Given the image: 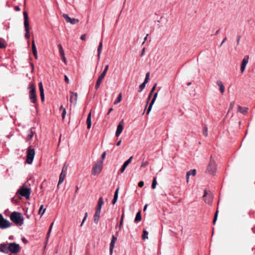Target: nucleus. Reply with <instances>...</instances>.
I'll return each mask as SVG.
<instances>
[{
    "mask_svg": "<svg viewBox=\"0 0 255 255\" xmlns=\"http://www.w3.org/2000/svg\"><path fill=\"white\" fill-rule=\"evenodd\" d=\"M196 171L195 169L190 170L187 172L186 176H190L191 175L195 176L196 175Z\"/></svg>",
    "mask_w": 255,
    "mask_h": 255,
    "instance_id": "nucleus-33",
    "label": "nucleus"
},
{
    "mask_svg": "<svg viewBox=\"0 0 255 255\" xmlns=\"http://www.w3.org/2000/svg\"><path fill=\"white\" fill-rule=\"evenodd\" d=\"M248 109L247 108H246V107L243 108L240 106H238V112H239L242 114H246L248 112Z\"/></svg>",
    "mask_w": 255,
    "mask_h": 255,
    "instance_id": "nucleus-30",
    "label": "nucleus"
},
{
    "mask_svg": "<svg viewBox=\"0 0 255 255\" xmlns=\"http://www.w3.org/2000/svg\"><path fill=\"white\" fill-rule=\"evenodd\" d=\"M9 252L13 254H16L20 250L19 245L15 243H11L8 245Z\"/></svg>",
    "mask_w": 255,
    "mask_h": 255,
    "instance_id": "nucleus-10",
    "label": "nucleus"
},
{
    "mask_svg": "<svg viewBox=\"0 0 255 255\" xmlns=\"http://www.w3.org/2000/svg\"><path fill=\"white\" fill-rule=\"evenodd\" d=\"M5 47V45L4 43V41L3 39L0 38V48H4Z\"/></svg>",
    "mask_w": 255,
    "mask_h": 255,
    "instance_id": "nucleus-35",
    "label": "nucleus"
},
{
    "mask_svg": "<svg viewBox=\"0 0 255 255\" xmlns=\"http://www.w3.org/2000/svg\"><path fill=\"white\" fill-rule=\"evenodd\" d=\"M148 80H149V78L145 77V78L144 79V82L143 83H144V84H146L148 82Z\"/></svg>",
    "mask_w": 255,
    "mask_h": 255,
    "instance_id": "nucleus-58",
    "label": "nucleus"
},
{
    "mask_svg": "<svg viewBox=\"0 0 255 255\" xmlns=\"http://www.w3.org/2000/svg\"><path fill=\"white\" fill-rule=\"evenodd\" d=\"M66 109H63V110L62 111V119H64L66 116Z\"/></svg>",
    "mask_w": 255,
    "mask_h": 255,
    "instance_id": "nucleus-48",
    "label": "nucleus"
},
{
    "mask_svg": "<svg viewBox=\"0 0 255 255\" xmlns=\"http://www.w3.org/2000/svg\"><path fill=\"white\" fill-rule=\"evenodd\" d=\"M119 189H120V187H118L115 192V194H114V198L112 200V204H115L117 201V199H118V194H119Z\"/></svg>",
    "mask_w": 255,
    "mask_h": 255,
    "instance_id": "nucleus-27",
    "label": "nucleus"
},
{
    "mask_svg": "<svg viewBox=\"0 0 255 255\" xmlns=\"http://www.w3.org/2000/svg\"><path fill=\"white\" fill-rule=\"evenodd\" d=\"M104 204V201L103 197H101L99 198L97 208H96V211L101 212L102 206L103 204Z\"/></svg>",
    "mask_w": 255,
    "mask_h": 255,
    "instance_id": "nucleus-21",
    "label": "nucleus"
},
{
    "mask_svg": "<svg viewBox=\"0 0 255 255\" xmlns=\"http://www.w3.org/2000/svg\"><path fill=\"white\" fill-rule=\"evenodd\" d=\"M157 185V182H156V177H154L153 179L152 183V189H155L156 188Z\"/></svg>",
    "mask_w": 255,
    "mask_h": 255,
    "instance_id": "nucleus-36",
    "label": "nucleus"
},
{
    "mask_svg": "<svg viewBox=\"0 0 255 255\" xmlns=\"http://www.w3.org/2000/svg\"><path fill=\"white\" fill-rule=\"evenodd\" d=\"M151 96H148V98L147 99V101H146V106H147L150 100V98H151Z\"/></svg>",
    "mask_w": 255,
    "mask_h": 255,
    "instance_id": "nucleus-55",
    "label": "nucleus"
},
{
    "mask_svg": "<svg viewBox=\"0 0 255 255\" xmlns=\"http://www.w3.org/2000/svg\"><path fill=\"white\" fill-rule=\"evenodd\" d=\"M102 162H98L96 163L93 167L92 171V174L94 175H99L102 171Z\"/></svg>",
    "mask_w": 255,
    "mask_h": 255,
    "instance_id": "nucleus-7",
    "label": "nucleus"
},
{
    "mask_svg": "<svg viewBox=\"0 0 255 255\" xmlns=\"http://www.w3.org/2000/svg\"><path fill=\"white\" fill-rule=\"evenodd\" d=\"M145 85L146 84H144V83H142L140 85L139 87V89H140V90H139L140 92H141L144 89V88L145 87Z\"/></svg>",
    "mask_w": 255,
    "mask_h": 255,
    "instance_id": "nucleus-44",
    "label": "nucleus"
},
{
    "mask_svg": "<svg viewBox=\"0 0 255 255\" xmlns=\"http://www.w3.org/2000/svg\"><path fill=\"white\" fill-rule=\"evenodd\" d=\"M87 217H88V213L86 212V213H85V216H84V218H83V219L82 222H85V221H86V219H87Z\"/></svg>",
    "mask_w": 255,
    "mask_h": 255,
    "instance_id": "nucleus-53",
    "label": "nucleus"
},
{
    "mask_svg": "<svg viewBox=\"0 0 255 255\" xmlns=\"http://www.w3.org/2000/svg\"><path fill=\"white\" fill-rule=\"evenodd\" d=\"M123 125H124V121L123 120H122L119 124L118 125L117 131L116 132V135L117 136H119L121 133H122L123 130Z\"/></svg>",
    "mask_w": 255,
    "mask_h": 255,
    "instance_id": "nucleus-14",
    "label": "nucleus"
},
{
    "mask_svg": "<svg viewBox=\"0 0 255 255\" xmlns=\"http://www.w3.org/2000/svg\"><path fill=\"white\" fill-rule=\"evenodd\" d=\"M40 95L41 97V101L43 102L44 101V91L40 92Z\"/></svg>",
    "mask_w": 255,
    "mask_h": 255,
    "instance_id": "nucleus-46",
    "label": "nucleus"
},
{
    "mask_svg": "<svg viewBox=\"0 0 255 255\" xmlns=\"http://www.w3.org/2000/svg\"><path fill=\"white\" fill-rule=\"evenodd\" d=\"M216 170V164L215 161L212 159V157L211 156L210 161L209 163L207 170L209 173L213 175L215 173Z\"/></svg>",
    "mask_w": 255,
    "mask_h": 255,
    "instance_id": "nucleus-9",
    "label": "nucleus"
},
{
    "mask_svg": "<svg viewBox=\"0 0 255 255\" xmlns=\"http://www.w3.org/2000/svg\"><path fill=\"white\" fill-rule=\"evenodd\" d=\"M10 220L17 226H21L23 224L24 218L21 213L13 212L10 215Z\"/></svg>",
    "mask_w": 255,
    "mask_h": 255,
    "instance_id": "nucleus-1",
    "label": "nucleus"
},
{
    "mask_svg": "<svg viewBox=\"0 0 255 255\" xmlns=\"http://www.w3.org/2000/svg\"><path fill=\"white\" fill-rule=\"evenodd\" d=\"M124 213L123 212V213L122 215L120 223V224H119V230L121 229V228H122V227L123 226V221H124Z\"/></svg>",
    "mask_w": 255,
    "mask_h": 255,
    "instance_id": "nucleus-37",
    "label": "nucleus"
},
{
    "mask_svg": "<svg viewBox=\"0 0 255 255\" xmlns=\"http://www.w3.org/2000/svg\"><path fill=\"white\" fill-rule=\"evenodd\" d=\"M59 54L61 57L65 55L64 51L61 44L58 45Z\"/></svg>",
    "mask_w": 255,
    "mask_h": 255,
    "instance_id": "nucleus-31",
    "label": "nucleus"
},
{
    "mask_svg": "<svg viewBox=\"0 0 255 255\" xmlns=\"http://www.w3.org/2000/svg\"><path fill=\"white\" fill-rule=\"evenodd\" d=\"M234 106H235V102H232L230 103V107H229V110H228V113L231 111L232 110L234 107Z\"/></svg>",
    "mask_w": 255,
    "mask_h": 255,
    "instance_id": "nucleus-42",
    "label": "nucleus"
},
{
    "mask_svg": "<svg viewBox=\"0 0 255 255\" xmlns=\"http://www.w3.org/2000/svg\"><path fill=\"white\" fill-rule=\"evenodd\" d=\"M22 241L24 243H27V240L25 238H23L22 239Z\"/></svg>",
    "mask_w": 255,
    "mask_h": 255,
    "instance_id": "nucleus-61",
    "label": "nucleus"
},
{
    "mask_svg": "<svg viewBox=\"0 0 255 255\" xmlns=\"http://www.w3.org/2000/svg\"><path fill=\"white\" fill-rule=\"evenodd\" d=\"M32 53L36 59H37L38 55H37V52L36 47L34 43V41L33 40L32 41Z\"/></svg>",
    "mask_w": 255,
    "mask_h": 255,
    "instance_id": "nucleus-25",
    "label": "nucleus"
},
{
    "mask_svg": "<svg viewBox=\"0 0 255 255\" xmlns=\"http://www.w3.org/2000/svg\"><path fill=\"white\" fill-rule=\"evenodd\" d=\"M100 214L101 212L96 211L95 215H94V222L96 224H97L99 222V218L100 217Z\"/></svg>",
    "mask_w": 255,
    "mask_h": 255,
    "instance_id": "nucleus-29",
    "label": "nucleus"
},
{
    "mask_svg": "<svg viewBox=\"0 0 255 255\" xmlns=\"http://www.w3.org/2000/svg\"><path fill=\"white\" fill-rule=\"evenodd\" d=\"M108 68H109V65H107L105 66L104 70L103 71V72L100 75V76L98 77V80L96 82V85H95V89L96 90H97L99 88L103 79L104 78L105 75H106V73L107 72Z\"/></svg>",
    "mask_w": 255,
    "mask_h": 255,
    "instance_id": "nucleus-6",
    "label": "nucleus"
},
{
    "mask_svg": "<svg viewBox=\"0 0 255 255\" xmlns=\"http://www.w3.org/2000/svg\"><path fill=\"white\" fill-rule=\"evenodd\" d=\"M28 89L29 90L28 95L30 102L33 104L36 103L37 102V96L35 85L31 83L29 85Z\"/></svg>",
    "mask_w": 255,
    "mask_h": 255,
    "instance_id": "nucleus-2",
    "label": "nucleus"
},
{
    "mask_svg": "<svg viewBox=\"0 0 255 255\" xmlns=\"http://www.w3.org/2000/svg\"><path fill=\"white\" fill-rule=\"evenodd\" d=\"M249 56H247L244 58L242 60L241 67V71L242 73H243L245 70L246 66L248 63Z\"/></svg>",
    "mask_w": 255,
    "mask_h": 255,
    "instance_id": "nucleus-13",
    "label": "nucleus"
},
{
    "mask_svg": "<svg viewBox=\"0 0 255 255\" xmlns=\"http://www.w3.org/2000/svg\"><path fill=\"white\" fill-rule=\"evenodd\" d=\"M148 163L149 162L147 161H142L140 167H143L144 166H146L148 164Z\"/></svg>",
    "mask_w": 255,
    "mask_h": 255,
    "instance_id": "nucleus-45",
    "label": "nucleus"
},
{
    "mask_svg": "<svg viewBox=\"0 0 255 255\" xmlns=\"http://www.w3.org/2000/svg\"><path fill=\"white\" fill-rule=\"evenodd\" d=\"M86 34H84L81 35L80 39L82 40H85L86 39Z\"/></svg>",
    "mask_w": 255,
    "mask_h": 255,
    "instance_id": "nucleus-51",
    "label": "nucleus"
},
{
    "mask_svg": "<svg viewBox=\"0 0 255 255\" xmlns=\"http://www.w3.org/2000/svg\"><path fill=\"white\" fill-rule=\"evenodd\" d=\"M156 86H157V84L155 83L154 85H153V87L152 88L148 96H150L151 97L152 96V93L154 91Z\"/></svg>",
    "mask_w": 255,
    "mask_h": 255,
    "instance_id": "nucleus-41",
    "label": "nucleus"
},
{
    "mask_svg": "<svg viewBox=\"0 0 255 255\" xmlns=\"http://www.w3.org/2000/svg\"><path fill=\"white\" fill-rule=\"evenodd\" d=\"M157 93H155L154 95H153V99H152L149 105V107H148V108L147 110V112H146V114L147 115H148L152 109V107L153 106V105L154 104L155 100H156V99L157 98Z\"/></svg>",
    "mask_w": 255,
    "mask_h": 255,
    "instance_id": "nucleus-16",
    "label": "nucleus"
},
{
    "mask_svg": "<svg viewBox=\"0 0 255 255\" xmlns=\"http://www.w3.org/2000/svg\"><path fill=\"white\" fill-rule=\"evenodd\" d=\"M64 167H65V166H63V167L62 168V172L60 175L58 183L57 185V187H58L59 185L63 182L65 177L66 176V172H64Z\"/></svg>",
    "mask_w": 255,
    "mask_h": 255,
    "instance_id": "nucleus-17",
    "label": "nucleus"
},
{
    "mask_svg": "<svg viewBox=\"0 0 255 255\" xmlns=\"http://www.w3.org/2000/svg\"><path fill=\"white\" fill-rule=\"evenodd\" d=\"M113 111V108H110L109 110V111L107 113V115H109L110 113Z\"/></svg>",
    "mask_w": 255,
    "mask_h": 255,
    "instance_id": "nucleus-62",
    "label": "nucleus"
},
{
    "mask_svg": "<svg viewBox=\"0 0 255 255\" xmlns=\"http://www.w3.org/2000/svg\"><path fill=\"white\" fill-rule=\"evenodd\" d=\"M62 16L67 23H70L72 24H75L79 21L78 19L75 18H71L67 14H63Z\"/></svg>",
    "mask_w": 255,
    "mask_h": 255,
    "instance_id": "nucleus-11",
    "label": "nucleus"
},
{
    "mask_svg": "<svg viewBox=\"0 0 255 255\" xmlns=\"http://www.w3.org/2000/svg\"><path fill=\"white\" fill-rule=\"evenodd\" d=\"M141 220V216L140 212H138L135 216V218L134 219V222H138Z\"/></svg>",
    "mask_w": 255,
    "mask_h": 255,
    "instance_id": "nucleus-32",
    "label": "nucleus"
},
{
    "mask_svg": "<svg viewBox=\"0 0 255 255\" xmlns=\"http://www.w3.org/2000/svg\"><path fill=\"white\" fill-rule=\"evenodd\" d=\"M39 88L40 92L44 91L43 85L42 82L39 83Z\"/></svg>",
    "mask_w": 255,
    "mask_h": 255,
    "instance_id": "nucleus-47",
    "label": "nucleus"
},
{
    "mask_svg": "<svg viewBox=\"0 0 255 255\" xmlns=\"http://www.w3.org/2000/svg\"><path fill=\"white\" fill-rule=\"evenodd\" d=\"M151 96H148V98L147 99V101H146V106H147L150 100V98H151Z\"/></svg>",
    "mask_w": 255,
    "mask_h": 255,
    "instance_id": "nucleus-56",
    "label": "nucleus"
},
{
    "mask_svg": "<svg viewBox=\"0 0 255 255\" xmlns=\"http://www.w3.org/2000/svg\"><path fill=\"white\" fill-rule=\"evenodd\" d=\"M53 224H54V223H52L51 224L50 226V228H49V229L48 232V233H47V237H46L47 239H48L49 238L50 234V233H51V230H52V227H53Z\"/></svg>",
    "mask_w": 255,
    "mask_h": 255,
    "instance_id": "nucleus-38",
    "label": "nucleus"
},
{
    "mask_svg": "<svg viewBox=\"0 0 255 255\" xmlns=\"http://www.w3.org/2000/svg\"><path fill=\"white\" fill-rule=\"evenodd\" d=\"M145 77H146V78H149V72H147V73L146 74Z\"/></svg>",
    "mask_w": 255,
    "mask_h": 255,
    "instance_id": "nucleus-64",
    "label": "nucleus"
},
{
    "mask_svg": "<svg viewBox=\"0 0 255 255\" xmlns=\"http://www.w3.org/2000/svg\"><path fill=\"white\" fill-rule=\"evenodd\" d=\"M102 47H103V42H102V39L101 41H100V42L99 43V46H98V49H97V52H98L97 57H98V60H99L100 59L101 54L102 50Z\"/></svg>",
    "mask_w": 255,
    "mask_h": 255,
    "instance_id": "nucleus-24",
    "label": "nucleus"
},
{
    "mask_svg": "<svg viewBox=\"0 0 255 255\" xmlns=\"http://www.w3.org/2000/svg\"><path fill=\"white\" fill-rule=\"evenodd\" d=\"M35 155V150L33 148L29 147L26 151V160L28 164H31L33 162Z\"/></svg>",
    "mask_w": 255,
    "mask_h": 255,
    "instance_id": "nucleus-5",
    "label": "nucleus"
},
{
    "mask_svg": "<svg viewBox=\"0 0 255 255\" xmlns=\"http://www.w3.org/2000/svg\"><path fill=\"white\" fill-rule=\"evenodd\" d=\"M226 40H227V37H225V38L223 39V40L222 41V43H221V44H220V47L223 45V43L226 41Z\"/></svg>",
    "mask_w": 255,
    "mask_h": 255,
    "instance_id": "nucleus-60",
    "label": "nucleus"
},
{
    "mask_svg": "<svg viewBox=\"0 0 255 255\" xmlns=\"http://www.w3.org/2000/svg\"><path fill=\"white\" fill-rule=\"evenodd\" d=\"M122 93H120L118 95V97H117L116 100L115 101V102L114 103V104L116 105L118 103H120L122 101Z\"/></svg>",
    "mask_w": 255,
    "mask_h": 255,
    "instance_id": "nucleus-34",
    "label": "nucleus"
},
{
    "mask_svg": "<svg viewBox=\"0 0 255 255\" xmlns=\"http://www.w3.org/2000/svg\"><path fill=\"white\" fill-rule=\"evenodd\" d=\"M23 14L24 17V26L25 30V37L28 39L30 37L28 15L26 11H23Z\"/></svg>",
    "mask_w": 255,
    "mask_h": 255,
    "instance_id": "nucleus-3",
    "label": "nucleus"
},
{
    "mask_svg": "<svg viewBox=\"0 0 255 255\" xmlns=\"http://www.w3.org/2000/svg\"><path fill=\"white\" fill-rule=\"evenodd\" d=\"M64 79H65V82L67 83H69V80L67 77V75H64Z\"/></svg>",
    "mask_w": 255,
    "mask_h": 255,
    "instance_id": "nucleus-52",
    "label": "nucleus"
},
{
    "mask_svg": "<svg viewBox=\"0 0 255 255\" xmlns=\"http://www.w3.org/2000/svg\"><path fill=\"white\" fill-rule=\"evenodd\" d=\"M104 204V201L103 197H101L99 198L97 208H96V211L101 212L102 206L103 204Z\"/></svg>",
    "mask_w": 255,
    "mask_h": 255,
    "instance_id": "nucleus-20",
    "label": "nucleus"
},
{
    "mask_svg": "<svg viewBox=\"0 0 255 255\" xmlns=\"http://www.w3.org/2000/svg\"><path fill=\"white\" fill-rule=\"evenodd\" d=\"M218 211L217 210L216 213H215V216H214V219H213V224H215L216 221H217V217H218Z\"/></svg>",
    "mask_w": 255,
    "mask_h": 255,
    "instance_id": "nucleus-43",
    "label": "nucleus"
},
{
    "mask_svg": "<svg viewBox=\"0 0 255 255\" xmlns=\"http://www.w3.org/2000/svg\"><path fill=\"white\" fill-rule=\"evenodd\" d=\"M62 61L64 62V63L66 65L67 64V60L66 59V57L64 56L61 57Z\"/></svg>",
    "mask_w": 255,
    "mask_h": 255,
    "instance_id": "nucleus-49",
    "label": "nucleus"
},
{
    "mask_svg": "<svg viewBox=\"0 0 255 255\" xmlns=\"http://www.w3.org/2000/svg\"><path fill=\"white\" fill-rule=\"evenodd\" d=\"M106 152H104L103 153V154H102V156H101V157H102V159H104L105 158V156H106Z\"/></svg>",
    "mask_w": 255,
    "mask_h": 255,
    "instance_id": "nucleus-57",
    "label": "nucleus"
},
{
    "mask_svg": "<svg viewBox=\"0 0 255 255\" xmlns=\"http://www.w3.org/2000/svg\"><path fill=\"white\" fill-rule=\"evenodd\" d=\"M121 142H122V140H119V141L117 143V146H119V145L121 144Z\"/></svg>",
    "mask_w": 255,
    "mask_h": 255,
    "instance_id": "nucleus-63",
    "label": "nucleus"
},
{
    "mask_svg": "<svg viewBox=\"0 0 255 255\" xmlns=\"http://www.w3.org/2000/svg\"><path fill=\"white\" fill-rule=\"evenodd\" d=\"M144 185V182L143 181H140L138 184V186L139 187H143Z\"/></svg>",
    "mask_w": 255,
    "mask_h": 255,
    "instance_id": "nucleus-50",
    "label": "nucleus"
},
{
    "mask_svg": "<svg viewBox=\"0 0 255 255\" xmlns=\"http://www.w3.org/2000/svg\"><path fill=\"white\" fill-rule=\"evenodd\" d=\"M217 85L219 86L220 91L222 94H223L225 92V87L221 80H218L216 82Z\"/></svg>",
    "mask_w": 255,
    "mask_h": 255,
    "instance_id": "nucleus-23",
    "label": "nucleus"
},
{
    "mask_svg": "<svg viewBox=\"0 0 255 255\" xmlns=\"http://www.w3.org/2000/svg\"><path fill=\"white\" fill-rule=\"evenodd\" d=\"M117 241V238L115 237L114 235L112 236V240L110 245V252L111 255L112 254L113 250L115 247V244Z\"/></svg>",
    "mask_w": 255,
    "mask_h": 255,
    "instance_id": "nucleus-15",
    "label": "nucleus"
},
{
    "mask_svg": "<svg viewBox=\"0 0 255 255\" xmlns=\"http://www.w3.org/2000/svg\"><path fill=\"white\" fill-rule=\"evenodd\" d=\"M14 9H15V10L17 11L20 10V8L18 6H15L14 7Z\"/></svg>",
    "mask_w": 255,
    "mask_h": 255,
    "instance_id": "nucleus-54",
    "label": "nucleus"
},
{
    "mask_svg": "<svg viewBox=\"0 0 255 255\" xmlns=\"http://www.w3.org/2000/svg\"><path fill=\"white\" fill-rule=\"evenodd\" d=\"M43 205H42L40 207V209L39 210V214H41V212L42 210L43 209Z\"/></svg>",
    "mask_w": 255,
    "mask_h": 255,
    "instance_id": "nucleus-59",
    "label": "nucleus"
},
{
    "mask_svg": "<svg viewBox=\"0 0 255 255\" xmlns=\"http://www.w3.org/2000/svg\"><path fill=\"white\" fill-rule=\"evenodd\" d=\"M148 233L146 230H143V235H142L143 240L148 239Z\"/></svg>",
    "mask_w": 255,
    "mask_h": 255,
    "instance_id": "nucleus-39",
    "label": "nucleus"
},
{
    "mask_svg": "<svg viewBox=\"0 0 255 255\" xmlns=\"http://www.w3.org/2000/svg\"><path fill=\"white\" fill-rule=\"evenodd\" d=\"M34 133V131H33L32 128H30L28 131L26 140H30L32 138V137H33Z\"/></svg>",
    "mask_w": 255,
    "mask_h": 255,
    "instance_id": "nucleus-28",
    "label": "nucleus"
},
{
    "mask_svg": "<svg viewBox=\"0 0 255 255\" xmlns=\"http://www.w3.org/2000/svg\"><path fill=\"white\" fill-rule=\"evenodd\" d=\"M11 225V223L7 220L4 219L3 216L0 214V228L6 229L10 227Z\"/></svg>",
    "mask_w": 255,
    "mask_h": 255,
    "instance_id": "nucleus-8",
    "label": "nucleus"
},
{
    "mask_svg": "<svg viewBox=\"0 0 255 255\" xmlns=\"http://www.w3.org/2000/svg\"><path fill=\"white\" fill-rule=\"evenodd\" d=\"M0 252L7 254L9 252L8 246L5 244H0Z\"/></svg>",
    "mask_w": 255,
    "mask_h": 255,
    "instance_id": "nucleus-19",
    "label": "nucleus"
},
{
    "mask_svg": "<svg viewBox=\"0 0 255 255\" xmlns=\"http://www.w3.org/2000/svg\"><path fill=\"white\" fill-rule=\"evenodd\" d=\"M87 128L90 129L91 127V112H90L87 118Z\"/></svg>",
    "mask_w": 255,
    "mask_h": 255,
    "instance_id": "nucleus-26",
    "label": "nucleus"
},
{
    "mask_svg": "<svg viewBox=\"0 0 255 255\" xmlns=\"http://www.w3.org/2000/svg\"><path fill=\"white\" fill-rule=\"evenodd\" d=\"M70 101L71 103L76 105L77 101L78 94L77 93H75L72 91L70 92Z\"/></svg>",
    "mask_w": 255,
    "mask_h": 255,
    "instance_id": "nucleus-12",
    "label": "nucleus"
},
{
    "mask_svg": "<svg viewBox=\"0 0 255 255\" xmlns=\"http://www.w3.org/2000/svg\"><path fill=\"white\" fill-rule=\"evenodd\" d=\"M17 193L28 199L31 193L30 189L23 186L18 190Z\"/></svg>",
    "mask_w": 255,
    "mask_h": 255,
    "instance_id": "nucleus-4",
    "label": "nucleus"
},
{
    "mask_svg": "<svg viewBox=\"0 0 255 255\" xmlns=\"http://www.w3.org/2000/svg\"><path fill=\"white\" fill-rule=\"evenodd\" d=\"M203 134L205 136H208V128L205 126L203 128Z\"/></svg>",
    "mask_w": 255,
    "mask_h": 255,
    "instance_id": "nucleus-40",
    "label": "nucleus"
},
{
    "mask_svg": "<svg viewBox=\"0 0 255 255\" xmlns=\"http://www.w3.org/2000/svg\"><path fill=\"white\" fill-rule=\"evenodd\" d=\"M104 204V201L103 197H101L99 198L97 208H96V211L101 212L102 206L103 204Z\"/></svg>",
    "mask_w": 255,
    "mask_h": 255,
    "instance_id": "nucleus-22",
    "label": "nucleus"
},
{
    "mask_svg": "<svg viewBox=\"0 0 255 255\" xmlns=\"http://www.w3.org/2000/svg\"><path fill=\"white\" fill-rule=\"evenodd\" d=\"M132 159V156H130L126 161L124 162L122 168H121V172L123 173L124 172L125 169L127 167V166L131 162V160Z\"/></svg>",
    "mask_w": 255,
    "mask_h": 255,
    "instance_id": "nucleus-18",
    "label": "nucleus"
}]
</instances>
